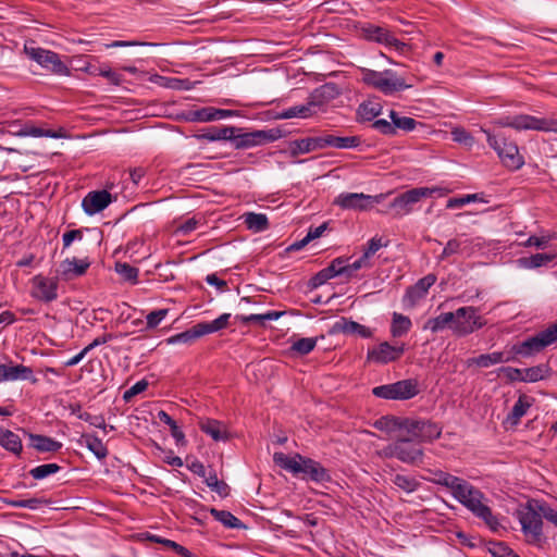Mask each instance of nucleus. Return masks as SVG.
<instances>
[{"instance_id":"f257e3e1","label":"nucleus","mask_w":557,"mask_h":557,"mask_svg":"<svg viewBox=\"0 0 557 557\" xmlns=\"http://www.w3.org/2000/svg\"><path fill=\"white\" fill-rule=\"evenodd\" d=\"M542 508V502L531 499L527 504L519 506L516 511L522 532L530 543L540 544L543 540Z\"/></svg>"},{"instance_id":"f03ea898","label":"nucleus","mask_w":557,"mask_h":557,"mask_svg":"<svg viewBox=\"0 0 557 557\" xmlns=\"http://www.w3.org/2000/svg\"><path fill=\"white\" fill-rule=\"evenodd\" d=\"M453 496L476 517L483 519L492 530H497L498 521L493 516L491 509L482 503L483 495L479 490L463 480Z\"/></svg>"},{"instance_id":"7ed1b4c3","label":"nucleus","mask_w":557,"mask_h":557,"mask_svg":"<svg viewBox=\"0 0 557 557\" xmlns=\"http://www.w3.org/2000/svg\"><path fill=\"white\" fill-rule=\"evenodd\" d=\"M362 82L377 89L386 96L413 87V83H407L405 78L399 77L392 70L377 72L370 69H361Z\"/></svg>"},{"instance_id":"20e7f679","label":"nucleus","mask_w":557,"mask_h":557,"mask_svg":"<svg viewBox=\"0 0 557 557\" xmlns=\"http://www.w3.org/2000/svg\"><path fill=\"white\" fill-rule=\"evenodd\" d=\"M383 458H397L405 463H416L421 461L423 449L418 445L413 437L406 434H397L396 440L379 451Z\"/></svg>"},{"instance_id":"39448f33","label":"nucleus","mask_w":557,"mask_h":557,"mask_svg":"<svg viewBox=\"0 0 557 557\" xmlns=\"http://www.w3.org/2000/svg\"><path fill=\"white\" fill-rule=\"evenodd\" d=\"M234 131L228 138L235 149H248L267 143H273L282 137V131L278 128L258 129L252 132H243V128L231 126Z\"/></svg>"},{"instance_id":"423d86ee","label":"nucleus","mask_w":557,"mask_h":557,"mask_svg":"<svg viewBox=\"0 0 557 557\" xmlns=\"http://www.w3.org/2000/svg\"><path fill=\"white\" fill-rule=\"evenodd\" d=\"M486 325V320L473 306L461 307L453 312L451 331L457 336H467Z\"/></svg>"},{"instance_id":"0eeeda50","label":"nucleus","mask_w":557,"mask_h":557,"mask_svg":"<svg viewBox=\"0 0 557 557\" xmlns=\"http://www.w3.org/2000/svg\"><path fill=\"white\" fill-rule=\"evenodd\" d=\"M494 124L502 127H512L517 131L532 129L557 133V120L540 119L528 114L502 117L495 121Z\"/></svg>"},{"instance_id":"6e6552de","label":"nucleus","mask_w":557,"mask_h":557,"mask_svg":"<svg viewBox=\"0 0 557 557\" xmlns=\"http://www.w3.org/2000/svg\"><path fill=\"white\" fill-rule=\"evenodd\" d=\"M26 55L38 63L45 70L57 75H69L70 70L60 59L59 54L40 47L34 46V42H27L24 46Z\"/></svg>"},{"instance_id":"1a4fd4ad","label":"nucleus","mask_w":557,"mask_h":557,"mask_svg":"<svg viewBox=\"0 0 557 557\" xmlns=\"http://www.w3.org/2000/svg\"><path fill=\"white\" fill-rule=\"evenodd\" d=\"M487 135L488 145L496 150L503 164L510 170H518L524 164L523 157L519 153L515 141H509L504 137H498L484 131Z\"/></svg>"},{"instance_id":"9d476101","label":"nucleus","mask_w":557,"mask_h":557,"mask_svg":"<svg viewBox=\"0 0 557 557\" xmlns=\"http://www.w3.org/2000/svg\"><path fill=\"white\" fill-rule=\"evenodd\" d=\"M404 425V434L413 437L420 446L422 443L435 441L442 434V428L429 420L406 418Z\"/></svg>"},{"instance_id":"9b49d317","label":"nucleus","mask_w":557,"mask_h":557,"mask_svg":"<svg viewBox=\"0 0 557 557\" xmlns=\"http://www.w3.org/2000/svg\"><path fill=\"white\" fill-rule=\"evenodd\" d=\"M384 198V194L371 196L363 193H342L334 199L333 203L344 210L367 211Z\"/></svg>"},{"instance_id":"f8f14e48","label":"nucleus","mask_w":557,"mask_h":557,"mask_svg":"<svg viewBox=\"0 0 557 557\" xmlns=\"http://www.w3.org/2000/svg\"><path fill=\"white\" fill-rule=\"evenodd\" d=\"M374 396L384 399H410L418 394L417 384L411 380L398 381L393 384L376 386L372 389Z\"/></svg>"},{"instance_id":"ddd939ff","label":"nucleus","mask_w":557,"mask_h":557,"mask_svg":"<svg viewBox=\"0 0 557 557\" xmlns=\"http://www.w3.org/2000/svg\"><path fill=\"white\" fill-rule=\"evenodd\" d=\"M557 341V323L548 329L540 332L533 337L522 342L519 346H515L516 352L522 356H531L540 352L548 345Z\"/></svg>"},{"instance_id":"4468645a","label":"nucleus","mask_w":557,"mask_h":557,"mask_svg":"<svg viewBox=\"0 0 557 557\" xmlns=\"http://www.w3.org/2000/svg\"><path fill=\"white\" fill-rule=\"evenodd\" d=\"M30 295L42 302L55 300L58 298V281L41 274L35 275L32 278Z\"/></svg>"},{"instance_id":"2eb2a0df","label":"nucleus","mask_w":557,"mask_h":557,"mask_svg":"<svg viewBox=\"0 0 557 557\" xmlns=\"http://www.w3.org/2000/svg\"><path fill=\"white\" fill-rule=\"evenodd\" d=\"M429 194L430 190L428 189L412 188L397 196L389 203V207L395 210L396 215H407L412 211L413 206L421 199L426 198Z\"/></svg>"},{"instance_id":"dca6fc26","label":"nucleus","mask_w":557,"mask_h":557,"mask_svg":"<svg viewBox=\"0 0 557 557\" xmlns=\"http://www.w3.org/2000/svg\"><path fill=\"white\" fill-rule=\"evenodd\" d=\"M362 36L368 40L385 45L395 50H403L406 47V45L399 41L388 29L381 26L368 25L363 27Z\"/></svg>"},{"instance_id":"f3484780","label":"nucleus","mask_w":557,"mask_h":557,"mask_svg":"<svg viewBox=\"0 0 557 557\" xmlns=\"http://www.w3.org/2000/svg\"><path fill=\"white\" fill-rule=\"evenodd\" d=\"M111 201L112 196L107 190L90 191L84 197L82 207L88 215H94L104 210Z\"/></svg>"},{"instance_id":"a211bd4d","label":"nucleus","mask_w":557,"mask_h":557,"mask_svg":"<svg viewBox=\"0 0 557 557\" xmlns=\"http://www.w3.org/2000/svg\"><path fill=\"white\" fill-rule=\"evenodd\" d=\"M403 354V346H392L387 342H384L376 348L368 351V359L377 363H388L399 359Z\"/></svg>"},{"instance_id":"6ab92c4d","label":"nucleus","mask_w":557,"mask_h":557,"mask_svg":"<svg viewBox=\"0 0 557 557\" xmlns=\"http://www.w3.org/2000/svg\"><path fill=\"white\" fill-rule=\"evenodd\" d=\"M33 370L23 364L0 363V383L7 381L30 380Z\"/></svg>"},{"instance_id":"aec40b11","label":"nucleus","mask_w":557,"mask_h":557,"mask_svg":"<svg viewBox=\"0 0 557 557\" xmlns=\"http://www.w3.org/2000/svg\"><path fill=\"white\" fill-rule=\"evenodd\" d=\"M512 358L503 351H494L491 354H483L467 360L468 367L490 368L492 366L509 362Z\"/></svg>"},{"instance_id":"412c9836","label":"nucleus","mask_w":557,"mask_h":557,"mask_svg":"<svg viewBox=\"0 0 557 557\" xmlns=\"http://www.w3.org/2000/svg\"><path fill=\"white\" fill-rule=\"evenodd\" d=\"M90 263L86 260L66 259L60 264L61 275L65 280H72L85 274Z\"/></svg>"},{"instance_id":"4be33fe9","label":"nucleus","mask_w":557,"mask_h":557,"mask_svg":"<svg viewBox=\"0 0 557 557\" xmlns=\"http://www.w3.org/2000/svg\"><path fill=\"white\" fill-rule=\"evenodd\" d=\"M406 418L385 416L375 421L374 428L388 434H404Z\"/></svg>"},{"instance_id":"5701e85b","label":"nucleus","mask_w":557,"mask_h":557,"mask_svg":"<svg viewBox=\"0 0 557 557\" xmlns=\"http://www.w3.org/2000/svg\"><path fill=\"white\" fill-rule=\"evenodd\" d=\"M345 260L342 258L334 259L331 264L315 274L313 277L314 285H322L337 275H344Z\"/></svg>"},{"instance_id":"b1692460","label":"nucleus","mask_w":557,"mask_h":557,"mask_svg":"<svg viewBox=\"0 0 557 557\" xmlns=\"http://www.w3.org/2000/svg\"><path fill=\"white\" fill-rule=\"evenodd\" d=\"M200 430L210 435L214 441H227L228 432L222 422L213 419H206L199 423Z\"/></svg>"},{"instance_id":"393cba45","label":"nucleus","mask_w":557,"mask_h":557,"mask_svg":"<svg viewBox=\"0 0 557 557\" xmlns=\"http://www.w3.org/2000/svg\"><path fill=\"white\" fill-rule=\"evenodd\" d=\"M436 277L433 274H429L422 278H420L412 287L407 290V297L410 302L413 305L419 299L423 298L429 288L435 283Z\"/></svg>"},{"instance_id":"a878e982","label":"nucleus","mask_w":557,"mask_h":557,"mask_svg":"<svg viewBox=\"0 0 557 557\" xmlns=\"http://www.w3.org/2000/svg\"><path fill=\"white\" fill-rule=\"evenodd\" d=\"M274 462L281 468L294 473H301L302 469V460L305 458L300 455H296L295 457H289L284 453H274L273 455Z\"/></svg>"},{"instance_id":"bb28decb","label":"nucleus","mask_w":557,"mask_h":557,"mask_svg":"<svg viewBox=\"0 0 557 557\" xmlns=\"http://www.w3.org/2000/svg\"><path fill=\"white\" fill-rule=\"evenodd\" d=\"M301 466V473L308 474L312 481L321 483L330 480L327 471L319 462L305 458Z\"/></svg>"},{"instance_id":"cd10ccee","label":"nucleus","mask_w":557,"mask_h":557,"mask_svg":"<svg viewBox=\"0 0 557 557\" xmlns=\"http://www.w3.org/2000/svg\"><path fill=\"white\" fill-rule=\"evenodd\" d=\"M335 327L345 334H358L363 338H369L372 336V332L369 327L355 321H348L346 319H342L341 322H337Z\"/></svg>"},{"instance_id":"c85d7f7f","label":"nucleus","mask_w":557,"mask_h":557,"mask_svg":"<svg viewBox=\"0 0 557 557\" xmlns=\"http://www.w3.org/2000/svg\"><path fill=\"white\" fill-rule=\"evenodd\" d=\"M233 115H236L235 111L214 108H205L195 112V119L201 122L222 120Z\"/></svg>"},{"instance_id":"c756f323","label":"nucleus","mask_w":557,"mask_h":557,"mask_svg":"<svg viewBox=\"0 0 557 557\" xmlns=\"http://www.w3.org/2000/svg\"><path fill=\"white\" fill-rule=\"evenodd\" d=\"M453 323V312H444L435 318L429 319L424 325L423 330H430L432 333H437L448 327L451 330Z\"/></svg>"},{"instance_id":"7c9ffc66","label":"nucleus","mask_w":557,"mask_h":557,"mask_svg":"<svg viewBox=\"0 0 557 557\" xmlns=\"http://www.w3.org/2000/svg\"><path fill=\"white\" fill-rule=\"evenodd\" d=\"M81 442L84 443L86 447L90 451H92L98 459H104L107 457V446L97 436L92 434H83Z\"/></svg>"},{"instance_id":"2f4dec72","label":"nucleus","mask_w":557,"mask_h":557,"mask_svg":"<svg viewBox=\"0 0 557 557\" xmlns=\"http://www.w3.org/2000/svg\"><path fill=\"white\" fill-rule=\"evenodd\" d=\"M556 253H535L529 258L519 259V263L527 269H536L547 265L556 259Z\"/></svg>"},{"instance_id":"473e14b6","label":"nucleus","mask_w":557,"mask_h":557,"mask_svg":"<svg viewBox=\"0 0 557 557\" xmlns=\"http://www.w3.org/2000/svg\"><path fill=\"white\" fill-rule=\"evenodd\" d=\"M234 131L231 126H211L203 131V133L197 135L198 138L208 139L210 141L214 140H228Z\"/></svg>"},{"instance_id":"72a5a7b5","label":"nucleus","mask_w":557,"mask_h":557,"mask_svg":"<svg viewBox=\"0 0 557 557\" xmlns=\"http://www.w3.org/2000/svg\"><path fill=\"white\" fill-rule=\"evenodd\" d=\"M201 336H203V332L201 330L200 324L197 323L191 329H189L185 332H182L180 334H176L174 336H171L170 338H168V343L169 344H178V343L190 344Z\"/></svg>"},{"instance_id":"f704fd0d","label":"nucleus","mask_w":557,"mask_h":557,"mask_svg":"<svg viewBox=\"0 0 557 557\" xmlns=\"http://www.w3.org/2000/svg\"><path fill=\"white\" fill-rule=\"evenodd\" d=\"M247 228L253 232H262L268 228V218L262 213L248 212L243 215Z\"/></svg>"},{"instance_id":"c9c22d12","label":"nucleus","mask_w":557,"mask_h":557,"mask_svg":"<svg viewBox=\"0 0 557 557\" xmlns=\"http://www.w3.org/2000/svg\"><path fill=\"white\" fill-rule=\"evenodd\" d=\"M462 481L463 479H460L458 476H455L443 471H435L434 478L432 479V482L447 487L451 492V494L456 492V490L458 488Z\"/></svg>"},{"instance_id":"e433bc0d","label":"nucleus","mask_w":557,"mask_h":557,"mask_svg":"<svg viewBox=\"0 0 557 557\" xmlns=\"http://www.w3.org/2000/svg\"><path fill=\"white\" fill-rule=\"evenodd\" d=\"M32 446L39 451H57L62 444L44 435H30Z\"/></svg>"},{"instance_id":"4c0bfd02","label":"nucleus","mask_w":557,"mask_h":557,"mask_svg":"<svg viewBox=\"0 0 557 557\" xmlns=\"http://www.w3.org/2000/svg\"><path fill=\"white\" fill-rule=\"evenodd\" d=\"M411 327V321L408 317L395 312L393 314L391 333L393 337H401L407 334Z\"/></svg>"},{"instance_id":"58836bf2","label":"nucleus","mask_w":557,"mask_h":557,"mask_svg":"<svg viewBox=\"0 0 557 557\" xmlns=\"http://www.w3.org/2000/svg\"><path fill=\"white\" fill-rule=\"evenodd\" d=\"M0 444L8 450L18 454L22 450V442L15 433L5 430L0 433Z\"/></svg>"},{"instance_id":"ea45409f","label":"nucleus","mask_w":557,"mask_h":557,"mask_svg":"<svg viewBox=\"0 0 557 557\" xmlns=\"http://www.w3.org/2000/svg\"><path fill=\"white\" fill-rule=\"evenodd\" d=\"M382 111V106L375 101H367L359 106L358 115L363 121H372Z\"/></svg>"},{"instance_id":"a19ab883","label":"nucleus","mask_w":557,"mask_h":557,"mask_svg":"<svg viewBox=\"0 0 557 557\" xmlns=\"http://www.w3.org/2000/svg\"><path fill=\"white\" fill-rule=\"evenodd\" d=\"M230 318V313H223L211 322H200L199 324L201 326L203 335L225 329L228 325Z\"/></svg>"},{"instance_id":"79ce46f5","label":"nucleus","mask_w":557,"mask_h":557,"mask_svg":"<svg viewBox=\"0 0 557 557\" xmlns=\"http://www.w3.org/2000/svg\"><path fill=\"white\" fill-rule=\"evenodd\" d=\"M151 82L171 89H189V82L186 79L156 75L151 78Z\"/></svg>"},{"instance_id":"37998d69","label":"nucleus","mask_w":557,"mask_h":557,"mask_svg":"<svg viewBox=\"0 0 557 557\" xmlns=\"http://www.w3.org/2000/svg\"><path fill=\"white\" fill-rule=\"evenodd\" d=\"M549 373L546 364H539L528 369H523V382H536L545 379Z\"/></svg>"},{"instance_id":"c03bdc74","label":"nucleus","mask_w":557,"mask_h":557,"mask_svg":"<svg viewBox=\"0 0 557 557\" xmlns=\"http://www.w3.org/2000/svg\"><path fill=\"white\" fill-rule=\"evenodd\" d=\"M158 418L161 422L168 424L171 429V434L175 438L177 444L185 442V435L177 426L176 422L165 411L161 410L158 412Z\"/></svg>"},{"instance_id":"a18cd8bd","label":"nucleus","mask_w":557,"mask_h":557,"mask_svg":"<svg viewBox=\"0 0 557 557\" xmlns=\"http://www.w3.org/2000/svg\"><path fill=\"white\" fill-rule=\"evenodd\" d=\"M210 512L215 520L220 521L223 525L227 528H239L242 525L239 519H237L230 511L218 510L212 508Z\"/></svg>"},{"instance_id":"49530a36","label":"nucleus","mask_w":557,"mask_h":557,"mask_svg":"<svg viewBox=\"0 0 557 557\" xmlns=\"http://www.w3.org/2000/svg\"><path fill=\"white\" fill-rule=\"evenodd\" d=\"M393 483L395 486L406 493H411L419 486L418 481L413 476L404 474H396L393 479Z\"/></svg>"},{"instance_id":"de8ad7c7","label":"nucleus","mask_w":557,"mask_h":557,"mask_svg":"<svg viewBox=\"0 0 557 557\" xmlns=\"http://www.w3.org/2000/svg\"><path fill=\"white\" fill-rule=\"evenodd\" d=\"M60 469V466H58L57 463H45L33 468L29 471V474L35 480H42L51 474L57 473Z\"/></svg>"},{"instance_id":"09e8293b","label":"nucleus","mask_w":557,"mask_h":557,"mask_svg":"<svg viewBox=\"0 0 557 557\" xmlns=\"http://www.w3.org/2000/svg\"><path fill=\"white\" fill-rule=\"evenodd\" d=\"M317 345V338L302 337L293 343L290 349L299 355H307L314 349Z\"/></svg>"},{"instance_id":"8fccbe9b","label":"nucleus","mask_w":557,"mask_h":557,"mask_svg":"<svg viewBox=\"0 0 557 557\" xmlns=\"http://www.w3.org/2000/svg\"><path fill=\"white\" fill-rule=\"evenodd\" d=\"M115 271L117 274L122 276L124 281L131 283H137L138 278V269L129 265L128 263L117 262L115 264Z\"/></svg>"},{"instance_id":"3c124183","label":"nucleus","mask_w":557,"mask_h":557,"mask_svg":"<svg viewBox=\"0 0 557 557\" xmlns=\"http://www.w3.org/2000/svg\"><path fill=\"white\" fill-rule=\"evenodd\" d=\"M327 228V223H323L317 227H310L306 237H304L300 242L293 245L294 248L300 249L306 246L309 242L317 239L322 236V234Z\"/></svg>"},{"instance_id":"603ef678","label":"nucleus","mask_w":557,"mask_h":557,"mask_svg":"<svg viewBox=\"0 0 557 557\" xmlns=\"http://www.w3.org/2000/svg\"><path fill=\"white\" fill-rule=\"evenodd\" d=\"M311 109L309 106H296L280 113V119H293V117H307L310 115Z\"/></svg>"},{"instance_id":"864d4df0","label":"nucleus","mask_w":557,"mask_h":557,"mask_svg":"<svg viewBox=\"0 0 557 557\" xmlns=\"http://www.w3.org/2000/svg\"><path fill=\"white\" fill-rule=\"evenodd\" d=\"M371 263L368 261L363 256H361L358 260L354 261L350 264L344 263V275L347 278H350L354 276L355 272L362 269V268H370Z\"/></svg>"},{"instance_id":"5fc2aeb1","label":"nucleus","mask_w":557,"mask_h":557,"mask_svg":"<svg viewBox=\"0 0 557 557\" xmlns=\"http://www.w3.org/2000/svg\"><path fill=\"white\" fill-rule=\"evenodd\" d=\"M313 150H314V148L312 146L311 138H304L300 140H295L290 147V151H292L293 156H297L300 153H308Z\"/></svg>"},{"instance_id":"6e6d98bb","label":"nucleus","mask_w":557,"mask_h":557,"mask_svg":"<svg viewBox=\"0 0 557 557\" xmlns=\"http://www.w3.org/2000/svg\"><path fill=\"white\" fill-rule=\"evenodd\" d=\"M529 407H530V404L524 398L520 397L518 399V401L512 407L511 414H510V417L515 423L518 422L520 420V418L525 414Z\"/></svg>"},{"instance_id":"4d7b16f0","label":"nucleus","mask_w":557,"mask_h":557,"mask_svg":"<svg viewBox=\"0 0 557 557\" xmlns=\"http://www.w3.org/2000/svg\"><path fill=\"white\" fill-rule=\"evenodd\" d=\"M20 136H32V137H55L52 131H45L35 126H26L20 133Z\"/></svg>"},{"instance_id":"13d9d810","label":"nucleus","mask_w":557,"mask_h":557,"mask_svg":"<svg viewBox=\"0 0 557 557\" xmlns=\"http://www.w3.org/2000/svg\"><path fill=\"white\" fill-rule=\"evenodd\" d=\"M453 139L457 143L471 146L473 137L462 127H455L451 131Z\"/></svg>"},{"instance_id":"bf43d9fd","label":"nucleus","mask_w":557,"mask_h":557,"mask_svg":"<svg viewBox=\"0 0 557 557\" xmlns=\"http://www.w3.org/2000/svg\"><path fill=\"white\" fill-rule=\"evenodd\" d=\"M168 314V309L151 311L147 315V327L154 329Z\"/></svg>"},{"instance_id":"052dcab7","label":"nucleus","mask_w":557,"mask_h":557,"mask_svg":"<svg viewBox=\"0 0 557 557\" xmlns=\"http://www.w3.org/2000/svg\"><path fill=\"white\" fill-rule=\"evenodd\" d=\"M148 387V382L146 380L138 381L136 384H134L129 389H127L123 398L125 401H129L134 396L143 393Z\"/></svg>"},{"instance_id":"680f3d73","label":"nucleus","mask_w":557,"mask_h":557,"mask_svg":"<svg viewBox=\"0 0 557 557\" xmlns=\"http://www.w3.org/2000/svg\"><path fill=\"white\" fill-rule=\"evenodd\" d=\"M491 553L494 557H520L503 543L494 544L491 548Z\"/></svg>"},{"instance_id":"e2e57ef3","label":"nucleus","mask_w":557,"mask_h":557,"mask_svg":"<svg viewBox=\"0 0 557 557\" xmlns=\"http://www.w3.org/2000/svg\"><path fill=\"white\" fill-rule=\"evenodd\" d=\"M395 126V131L397 128L399 129H403V131H406V132H410V131H413L417 126V121L412 117H408V116H399L398 119H396L394 121V125Z\"/></svg>"},{"instance_id":"0e129e2a","label":"nucleus","mask_w":557,"mask_h":557,"mask_svg":"<svg viewBox=\"0 0 557 557\" xmlns=\"http://www.w3.org/2000/svg\"><path fill=\"white\" fill-rule=\"evenodd\" d=\"M78 418L81 420H84L86 422H89L91 425L99 428V429H107V424L104 421V418L102 416H92L88 412H82L78 414Z\"/></svg>"},{"instance_id":"69168bd1","label":"nucleus","mask_w":557,"mask_h":557,"mask_svg":"<svg viewBox=\"0 0 557 557\" xmlns=\"http://www.w3.org/2000/svg\"><path fill=\"white\" fill-rule=\"evenodd\" d=\"M461 246H462V242L457 239V238H454V239H450L445 248L443 249V252L441 255V259H445L454 253H458L461 251Z\"/></svg>"},{"instance_id":"338daca9","label":"nucleus","mask_w":557,"mask_h":557,"mask_svg":"<svg viewBox=\"0 0 557 557\" xmlns=\"http://www.w3.org/2000/svg\"><path fill=\"white\" fill-rule=\"evenodd\" d=\"M383 247V244H382V238H377V237H373L371 238L368 244H367V247L366 249L363 250V257L370 261V258L372 256H374V253L381 248Z\"/></svg>"},{"instance_id":"774afa93","label":"nucleus","mask_w":557,"mask_h":557,"mask_svg":"<svg viewBox=\"0 0 557 557\" xmlns=\"http://www.w3.org/2000/svg\"><path fill=\"white\" fill-rule=\"evenodd\" d=\"M360 145V138L357 136L339 137L336 139V148H355Z\"/></svg>"}]
</instances>
